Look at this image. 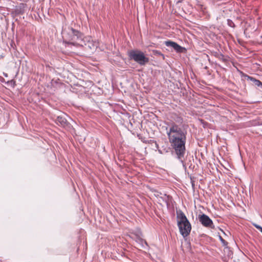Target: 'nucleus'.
Masks as SVG:
<instances>
[{"mask_svg": "<svg viewBox=\"0 0 262 262\" xmlns=\"http://www.w3.org/2000/svg\"><path fill=\"white\" fill-rule=\"evenodd\" d=\"M190 159H193V156L190 155L185 156L183 157L176 158L180 163L182 164V167L186 172L187 171V166L189 165L190 163Z\"/></svg>", "mask_w": 262, "mask_h": 262, "instance_id": "nucleus-8", "label": "nucleus"}, {"mask_svg": "<svg viewBox=\"0 0 262 262\" xmlns=\"http://www.w3.org/2000/svg\"><path fill=\"white\" fill-rule=\"evenodd\" d=\"M194 183H193V182H192V187H194Z\"/></svg>", "mask_w": 262, "mask_h": 262, "instance_id": "nucleus-26", "label": "nucleus"}, {"mask_svg": "<svg viewBox=\"0 0 262 262\" xmlns=\"http://www.w3.org/2000/svg\"><path fill=\"white\" fill-rule=\"evenodd\" d=\"M156 145L157 147H158V145L157 144V143H156Z\"/></svg>", "mask_w": 262, "mask_h": 262, "instance_id": "nucleus-27", "label": "nucleus"}, {"mask_svg": "<svg viewBox=\"0 0 262 262\" xmlns=\"http://www.w3.org/2000/svg\"><path fill=\"white\" fill-rule=\"evenodd\" d=\"M184 0H176V4H178L179 3H182Z\"/></svg>", "mask_w": 262, "mask_h": 262, "instance_id": "nucleus-21", "label": "nucleus"}, {"mask_svg": "<svg viewBox=\"0 0 262 262\" xmlns=\"http://www.w3.org/2000/svg\"><path fill=\"white\" fill-rule=\"evenodd\" d=\"M252 225H253V226H254L256 229H258V230H259V231L262 233V227H261L260 226H259V225H257V224H255V223H252Z\"/></svg>", "mask_w": 262, "mask_h": 262, "instance_id": "nucleus-18", "label": "nucleus"}, {"mask_svg": "<svg viewBox=\"0 0 262 262\" xmlns=\"http://www.w3.org/2000/svg\"><path fill=\"white\" fill-rule=\"evenodd\" d=\"M63 36L69 40L82 41L83 38V34L79 31L68 27L62 30Z\"/></svg>", "mask_w": 262, "mask_h": 262, "instance_id": "nucleus-5", "label": "nucleus"}, {"mask_svg": "<svg viewBox=\"0 0 262 262\" xmlns=\"http://www.w3.org/2000/svg\"><path fill=\"white\" fill-rule=\"evenodd\" d=\"M54 121L57 125L71 133L73 134L75 132V129L72 125L67 120L64 115H60L55 117L54 119Z\"/></svg>", "mask_w": 262, "mask_h": 262, "instance_id": "nucleus-6", "label": "nucleus"}, {"mask_svg": "<svg viewBox=\"0 0 262 262\" xmlns=\"http://www.w3.org/2000/svg\"><path fill=\"white\" fill-rule=\"evenodd\" d=\"M164 44L166 46L171 48L178 53H183L187 51V50L185 47H182L177 42L170 40L165 41Z\"/></svg>", "mask_w": 262, "mask_h": 262, "instance_id": "nucleus-7", "label": "nucleus"}, {"mask_svg": "<svg viewBox=\"0 0 262 262\" xmlns=\"http://www.w3.org/2000/svg\"><path fill=\"white\" fill-rule=\"evenodd\" d=\"M200 222L205 227L212 228L213 223L212 220L205 214H202L199 217Z\"/></svg>", "mask_w": 262, "mask_h": 262, "instance_id": "nucleus-9", "label": "nucleus"}, {"mask_svg": "<svg viewBox=\"0 0 262 262\" xmlns=\"http://www.w3.org/2000/svg\"><path fill=\"white\" fill-rule=\"evenodd\" d=\"M227 21V25L229 27H230L231 28H234L235 27L234 23H233V21L231 19H228Z\"/></svg>", "mask_w": 262, "mask_h": 262, "instance_id": "nucleus-16", "label": "nucleus"}, {"mask_svg": "<svg viewBox=\"0 0 262 262\" xmlns=\"http://www.w3.org/2000/svg\"><path fill=\"white\" fill-rule=\"evenodd\" d=\"M164 193H162L158 192V191H156L154 194V195L156 198V200H159V197H161V195H164Z\"/></svg>", "mask_w": 262, "mask_h": 262, "instance_id": "nucleus-17", "label": "nucleus"}, {"mask_svg": "<svg viewBox=\"0 0 262 262\" xmlns=\"http://www.w3.org/2000/svg\"><path fill=\"white\" fill-rule=\"evenodd\" d=\"M177 223L182 236L184 238L188 236L191 230V226L184 214H177Z\"/></svg>", "mask_w": 262, "mask_h": 262, "instance_id": "nucleus-2", "label": "nucleus"}, {"mask_svg": "<svg viewBox=\"0 0 262 262\" xmlns=\"http://www.w3.org/2000/svg\"><path fill=\"white\" fill-rule=\"evenodd\" d=\"M133 233H134L137 236V239L140 238L142 235V233L140 229L138 228L136 229L134 231H133Z\"/></svg>", "mask_w": 262, "mask_h": 262, "instance_id": "nucleus-13", "label": "nucleus"}, {"mask_svg": "<svg viewBox=\"0 0 262 262\" xmlns=\"http://www.w3.org/2000/svg\"><path fill=\"white\" fill-rule=\"evenodd\" d=\"M219 238H220V239L221 242H222L224 245H225V243H226V242H225V240H224V239L222 237V236H221L219 235Z\"/></svg>", "mask_w": 262, "mask_h": 262, "instance_id": "nucleus-19", "label": "nucleus"}, {"mask_svg": "<svg viewBox=\"0 0 262 262\" xmlns=\"http://www.w3.org/2000/svg\"><path fill=\"white\" fill-rule=\"evenodd\" d=\"M0 81L3 83H6V82L5 79L1 76H0Z\"/></svg>", "mask_w": 262, "mask_h": 262, "instance_id": "nucleus-20", "label": "nucleus"}, {"mask_svg": "<svg viewBox=\"0 0 262 262\" xmlns=\"http://www.w3.org/2000/svg\"><path fill=\"white\" fill-rule=\"evenodd\" d=\"M153 53L155 55L161 56L162 57L163 59H164V55L161 51L159 50H153Z\"/></svg>", "mask_w": 262, "mask_h": 262, "instance_id": "nucleus-15", "label": "nucleus"}, {"mask_svg": "<svg viewBox=\"0 0 262 262\" xmlns=\"http://www.w3.org/2000/svg\"><path fill=\"white\" fill-rule=\"evenodd\" d=\"M67 43H70V44H73V43L72 42H70V41H69V42H67Z\"/></svg>", "mask_w": 262, "mask_h": 262, "instance_id": "nucleus-25", "label": "nucleus"}, {"mask_svg": "<svg viewBox=\"0 0 262 262\" xmlns=\"http://www.w3.org/2000/svg\"><path fill=\"white\" fill-rule=\"evenodd\" d=\"M26 6V4L20 3L15 9V14L17 15L23 14L25 13V8Z\"/></svg>", "mask_w": 262, "mask_h": 262, "instance_id": "nucleus-11", "label": "nucleus"}, {"mask_svg": "<svg viewBox=\"0 0 262 262\" xmlns=\"http://www.w3.org/2000/svg\"><path fill=\"white\" fill-rule=\"evenodd\" d=\"M192 160H193V159H192ZM190 161H191V159H190ZM188 166H189V168H190V169H191V168H192V167H191V166H192V163H191V162H190V163H189V165H188Z\"/></svg>", "mask_w": 262, "mask_h": 262, "instance_id": "nucleus-22", "label": "nucleus"}, {"mask_svg": "<svg viewBox=\"0 0 262 262\" xmlns=\"http://www.w3.org/2000/svg\"><path fill=\"white\" fill-rule=\"evenodd\" d=\"M167 134L172 149L171 155L174 159L190 155L186 148V130L172 123Z\"/></svg>", "mask_w": 262, "mask_h": 262, "instance_id": "nucleus-1", "label": "nucleus"}, {"mask_svg": "<svg viewBox=\"0 0 262 262\" xmlns=\"http://www.w3.org/2000/svg\"><path fill=\"white\" fill-rule=\"evenodd\" d=\"M6 84H7V85L10 86L12 88H14L16 85L15 81H14V80H9L6 82Z\"/></svg>", "mask_w": 262, "mask_h": 262, "instance_id": "nucleus-14", "label": "nucleus"}, {"mask_svg": "<svg viewBox=\"0 0 262 262\" xmlns=\"http://www.w3.org/2000/svg\"><path fill=\"white\" fill-rule=\"evenodd\" d=\"M3 75L5 77H8V74H7V73H4Z\"/></svg>", "mask_w": 262, "mask_h": 262, "instance_id": "nucleus-24", "label": "nucleus"}, {"mask_svg": "<svg viewBox=\"0 0 262 262\" xmlns=\"http://www.w3.org/2000/svg\"><path fill=\"white\" fill-rule=\"evenodd\" d=\"M162 207H166L169 213H183L181 210H178L176 207V203L173 201L172 196L169 195L164 194L159 198V200H156Z\"/></svg>", "mask_w": 262, "mask_h": 262, "instance_id": "nucleus-4", "label": "nucleus"}, {"mask_svg": "<svg viewBox=\"0 0 262 262\" xmlns=\"http://www.w3.org/2000/svg\"><path fill=\"white\" fill-rule=\"evenodd\" d=\"M128 59L133 60L141 66H144L149 62V59L140 50H131L127 52Z\"/></svg>", "mask_w": 262, "mask_h": 262, "instance_id": "nucleus-3", "label": "nucleus"}, {"mask_svg": "<svg viewBox=\"0 0 262 262\" xmlns=\"http://www.w3.org/2000/svg\"><path fill=\"white\" fill-rule=\"evenodd\" d=\"M159 151L160 153L162 154V151L161 150H159Z\"/></svg>", "mask_w": 262, "mask_h": 262, "instance_id": "nucleus-28", "label": "nucleus"}, {"mask_svg": "<svg viewBox=\"0 0 262 262\" xmlns=\"http://www.w3.org/2000/svg\"><path fill=\"white\" fill-rule=\"evenodd\" d=\"M242 77L247 79L248 81L251 82L253 85L257 86L259 84L260 82V81L258 79H257L253 77L249 76L247 74L244 73H242Z\"/></svg>", "mask_w": 262, "mask_h": 262, "instance_id": "nucleus-10", "label": "nucleus"}, {"mask_svg": "<svg viewBox=\"0 0 262 262\" xmlns=\"http://www.w3.org/2000/svg\"><path fill=\"white\" fill-rule=\"evenodd\" d=\"M262 89V82L260 81L259 84L257 86Z\"/></svg>", "mask_w": 262, "mask_h": 262, "instance_id": "nucleus-23", "label": "nucleus"}, {"mask_svg": "<svg viewBox=\"0 0 262 262\" xmlns=\"http://www.w3.org/2000/svg\"><path fill=\"white\" fill-rule=\"evenodd\" d=\"M138 242L141 245V247L143 248H146V247H148V245L147 242L142 239L141 238H138Z\"/></svg>", "mask_w": 262, "mask_h": 262, "instance_id": "nucleus-12", "label": "nucleus"}]
</instances>
